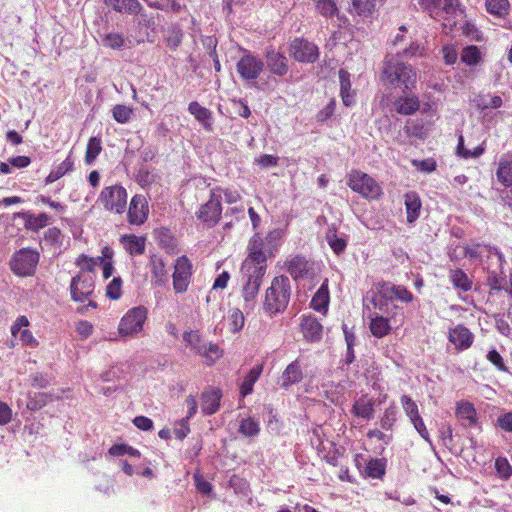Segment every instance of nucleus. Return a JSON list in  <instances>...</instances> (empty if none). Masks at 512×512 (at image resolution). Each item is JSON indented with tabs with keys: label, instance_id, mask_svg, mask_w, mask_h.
<instances>
[{
	"label": "nucleus",
	"instance_id": "9b49d317",
	"mask_svg": "<svg viewBox=\"0 0 512 512\" xmlns=\"http://www.w3.org/2000/svg\"><path fill=\"white\" fill-rule=\"evenodd\" d=\"M38 261L39 254L37 251L30 248H23L13 255L10 261V267L18 276H30L35 272Z\"/></svg>",
	"mask_w": 512,
	"mask_h": 512
},
{
	"label": "nucleus",
	"instance_id": "ea45409f",
	"mask_svg": "<svg viewBox=\"0 0 512 512\" xmlns=\"http://www.w3.org/2000/svg\"><path fill=\"white\" fill-rule=\"evenodd\" d=\"M377 0H351L350 13L370 17L375 11Z\"/></svg>",
	"mask_w": 512,
	"mask_h": 512
},
{
	"label": "nucleus",
	"instance_id": "dca6fc26",
	"mask_svg": "<svg viewBox=\"0 0 512 512\" xmlns=\"http://www.w3.org/2000/svg\"><path fill=\"white\" fill-rule=\"evenodd\" d=\"M290 54L298 62L313 63L318 58V47L302 38H296L290 44Z\"/></svg>",
	"mask_w": 512,
	"mask_h": 512
},
{
	"label": "nucleus",
	"instance_id": "c85d7f7f",
	"mask_svg": "<svg viewBox=\"0 0 512 512\" xmlns=\"http://www.w3.org/2000/svg\"><path fill=\"white\" fill-rule=\"evenodd\" d=\"M188 111L202 125L204 130L209 132L213 130V116L209 109L201 106L197 101H192L188 105Z\"/></svg>",
	"mask_w": 512,
	"mask_h": 512
},
{
	"label": "nucleus",
	"instance_id": "f03ea898",
	"mask_svg": "<svg viewBox=\"0 0 512 512\" xmlns=\"http://www.w3.org/2000/svg\"><path fill=\"white\" fill-rule=\"evenodd\" d=\"M291 297V282L285 275H279L272 279L266 289L263 309L270 315L282 313L287 308Z\"/></svg>",
	"mask_w": 512,
	"mask_h": 512
},
{
	"label": "nucleus",
	"instance_id": "49530a36",
	"mask_svg": "<svg viewBox=\"0 0 512 512\" xmlns=\"http://www.w3.org/2000/svg\"><path fill=\"white\" fill-rule=\"evenodd\" d=\"M502 98L500 96L494 95H478L476 99V105L481 110L486 109H497L502 106Z\"/></svg>",
	"mask_w": 512,
	"mask_h": 512
},
{
	"label": "nucleus",
	"instance_id": "864d4df0",
	"mask_svg": "<svg viewBox=\"0 0 512 512\" xmlns=\"http://www.w3.org/2000/svg\"><path fill=\"white\" fill-rule=\"evenodd\" d=\"M485 151V148L482 145L475 147L473 150H469L464 146L463 136L459 137L457 144V154L465 159L468 158H477L481 156Z\"/></svg>",
	"mask_w": 512,
	"mask_h": 512
},
{
	"label": "nucleus",
	"instance_id": "58836bf2",
	"mask_svg": "<svg viewBox=\"0 0 512 512\" xmlns=\"http://www.w3.org/2000/svg\"><path fill=\"white\" fill-rule=\"evenodd\" d=\"M21 216L25 218L24 227L27 230L38 232L49 223V216L46 213H40L38 215L31 214L29 212L21 213Z\"/></svg>",
	"mask_w": 512,
	"mask_h": 512
},
{
	"label": "nucleus",
	"instance_id": "a878e982",
	"mask_svg": "<svg viewBox=\"0 0 512 512\" xmlns=\"http://www.w3.org/2000/svg\"><path fill=\"white\" fill-rule=\"evenodd\" d=\"M330 302V292H329V280L325 278L318 288V290L313 295L310 306L313 310L326 314L328 311V306Z\"/></svg>",
	"mask_w": 512,
	"mask_h": 512
},
{
	"label": "nucleus",
	"instance_id": "13d9d810",
	"mask_svg": "<svg viewBox=\"0 0 512 512\" xmlns=\"http://www.w3.org/2000/svg\"><path fill=\"white\" fill-rule=\"evenodd\" d=\"M122 295V279L114 277L106 287V296L112 300H118Z\"/></svg>",
	"mask_w": 512,
	"mask_h": 512
},
{
	"label": "nucleus",
	"instance_id": "a211bd4d",
	"mask_svg": "<svg viewBox=\"0 0 512 512\" xmlns=\"http://www.w3.org/2000/svg\"><path fill=\"white\" fill-rule=\"evenodd\" d=\"M448 340L454 346L456 351H464L469 349L474 342L473 333L463 324L449 328Z\"/></svg>",
	"mask_w": 512,
	"mask_h": 512
},
{
	"label": "nucleus",
	"instance_id": "338daca9",
	"mask_svg": "<svg viewBox=\"0 0 512 512\" xmlns=\"http://www.w3.org/2000/svg\"><path fill=\"white\" fill-rule=\"evenodd\" d=\"M336 102L334 99H331L330 102L321 109L317 115L316 119L319 123H324L327 121L335 112Z\"/></svg>",
	"mask_w": 512,
	"mask_h": 512
},
{
	"label": "nucleus",
	"instance_id": "4d7b16f0",
	"mask_svg": "<svg viewBox=\"0 0 512 512\" xmlns=\"http://www.w3.org/2000/svg\"><path fill=\"white\" fill-rule=\"evenodd\" d=\"M102 43L105 47L110 49H120L125 44V38L119 33H108L102 39Z\"/></svg>",
	"mask_w": 512,
	"mask_h": 512
},
{
	"label": "nucleus",
	"instance_id": "412c9836",
	"mask_svg": "<svg viewBox=\"0 0 512 512\" xmlns=\"http://www.w3.org/2000/svg\"><path fill=\"white\" fill-rule=\"evenodd\" d=\"M123 249L130 256H139L144 254L146 249V237L135 234H124L119 238Z\"/></svg>",
	"mask_w": 512,
	"mask_h": 512
},
{
	"label": "nucleus",
	"instance_id": "b1692460",
	"mask_svg": "<svg viewBox=\"0 0 512 512\" xmlns=\"http://www.w3.org/2000/svg\"><path fill=\"white\" fill-rule=\"evenodd\" d=\"M300 329L307 341L315 342L320 340L322 336V325L312 315H304L301 319Z\"/></svg>",
	"mask_w": 512,
	"mask_h": 512
},
{
	"label": "nucleus",
	"instance_id": "39448f33",
	"mask_svg": "<svg viewBox=\"0 0 512 512\" xmlns=\"http://www.w3.org/2000/svg\"><path fill=\"white\" fill-rule=\"evenodd\" d=\"M183 341L207 366L214 365L223 356V350L215 343L205 342L198 330L184 332Z\"/></svg>",
	"mask_w": 512,
	"mask_h": 512
},
{
	"label": "nucleus",
	"instance_id": "37998d69",
	"mask_svg": "<svg viewBox=\"0 0 512 512\" xmlns=\"http://www.w3.org/2000/svg\"><path fill=\"white\" fill-rule=\"evenodd\" d=\"M228 329L231 333L240 332L245 323V317L243 312L239 308H233L229 311L228 317Z\"/></svg>",
	"mask_w": 512,
	"mask_h": 512
},
{
	"label": "nucleus",
	"instance_id": "bf43d9fd",
	"mask_svg": "<svg viewBox=\"0 0 512 512\" xmlns=\"http://www.w3.org/2000/svg\"><path fill=\"white\" fill-rule=\"evenodd\" d=\"M397 419V409L395 406H389L385 409L383 417L381 418V427L385 430H390L394 426Z\"/></svg>",
	"mask_w": 512,
	"mask_h": 512
},
{
	"label": "nucleus",
	"instance_id": "e433bc0d",
	"mask_svg": "<svg viewBox=\"0 0 512 512\" xmlns=\"http://www.w3.org/2000/svg\"><path fill=\"white\" fill-rule=\"evenodd\" d=\"M150 267L156 286H162L167 280L166 264L162 257L158 255H152L150 257Z\"/></svg>",
	"mask_w": 512,
	"mask_h": 512
},
{
	"label": "nucleus",
	"instance_id": "9d476101",
	"mask_svg": "<svg viewBox=\"0 0 512 512\" xmlns=\"http://www.w3.org/2000/svg\"><path fill=\"white\" fill-rule=\"evenodd\" d=\"M222 192L223 188L216 186L210 191V199L197 212V217L208 227L216 225L222 214Z\"/></svg>",
	"mask_w": 512,
	"mask_h": 512
},
{
	"label": "nucleus",
	"instance_id": "2eb2a0df",
	"mask_svg": "<svg viewBox=\"0 0 512 512\" xmlns=\"http://www.w3.org/2000/svg\"><path fill=\"white\" fill-rule=\"evenodd\" d=\"M94 292V280L91 274L79 273L70 284V295L73 301L83 302Z\"/></svg>",
	"mask_w": 512,
	"mask_h": 512
},
{
	"label": "nucleus",
	"instance_id": "6ab92c4d",
	"mask_svg": "<svg viewBox=\"0 0 512 512\" xmlns=\"http://www.w3.org/2000/svg\"><path fill=\"white\" fill-rule=\"evenodd\" d=\"M495 177L505 188L512 187V152L502 154L496 162Z\"/></svg>",
	"mask_w": 512,
	"mask_h": 512
},
{
	"label": "nucleus",
	"instance_id": "c756f323",
	"mask_svg": "<svg viewBox=\"0 0 512 512\" xmlns=\"http://www.w3.org/2000/svg\"><path fill=\"white\" fill-rule=\"evenodd\" d=\"M303 378V371L298 360L291 362L283 371L281 376V387L288 389L290 386L299 383Z\"/></svg>",
	"mask_w": 512,
	"mask_h": 512
},
{
	"label": "nucleus",
	"instance_id": "a19ab883",
	"mask_svg": "<svg viewBox=\"0 0 512 512\" xmlns=\"http://www.w3.org/2000/svg\"><path fill=\"white\" fill-rule=\"evenodd\" d=\"M74 169V160L71 156H67L64 161H62L55 169H53L45 179L46 184H51L61 177H63L66 173L72 171Z\"/></svg>",
	"mask_w": 512,
	"mask_h": 512
},
{
	"label": "nucleus",
	"instance_id": "f257e3e1",
	"mask_svg": "<svg viewBox=\"0 0 512 512\" xmlns=\"http://www.w3.org/2000/svg\"><path fill=\"white\" fill-rule=\"evenodd\" d=\"M380 79L384 84L399 88L405 94L416 87L417 73L411 65L387 58L384 60Z\"/></svg>",
	"mask_w": 512,
	"mask_h": 512
},
{
	"label": "nucleus",
	"instance_id": "ddd939ff",
	"mask_svg": "<svg viewBox=\"0 0 512 512\" xmlns=\"http://www.w3.org/2000/svg\"><path fill=\"white\" fill-rule=\"evenodd\" d=\"M236 69L241 79L252 81L260 76L264 69V63L260 58L246 50L237 62Z\"/></svg>",
	"mask_w": 512,
	"mask_h": 512
},
{
	"label": "nucleus",
	"instance_id": "423d86ee",
	"mask_svg": "<svg viewBox=\"0 0 512 512\" xmlns=\"http://www.w3.org/2000/svg\"><path fill=\"white\" fill-rule=\"evenodd\" d=\"M346 184L353 192L368 200L379 199L383 193L381 186L372 176L358 169H352L347 174Z\"/></svg>",
	"mask_w": 512,
	"mask_h": 512
},
{
	"label": "nucleus",
	"instance_id": "20e7f679",
	"mask_svg": "<svg viewBox=\"0 0 512 512\" xmlns=\"http://www.w3.org/2000/svg\"><path fill=\"white\" fill-rule=\"evenodd\" d=\"M248 256L242 263V273H259L265 275L267 270V258L273 256L271 249H267L265 240L254 235L248 245Z\"/></svg>",
	"mask_w": 512,
	"mask_h": 512
},
{
	"label": "nucleus",
	"instance_id": "5fc2aeb1",
	"mask_svg": "<svg viewBox=\"0 0 512 512\" xmlns=\"http://www.w3.org/2000/svg\"><path fill=\"white\" fill-rule=\"evenodd\" d=\"M401 405L407 417L410 419H415L420 415L418 405L416 402L408 395H402L400 398Z\"/></svg>",
	"mask_w": 512,
	"mask_h": 512
},
{
	"label": "nucleus",
	"instance_id": "6e6552de",
	"mask_svg": "<svg viewBox=\"0 0 512 512\" xmlns=\"http://www.w3.org/2000/svg\"><path fill=\"white\" fill-rule=\"evenodd\" d=\"M127 200L128 193L119 184L104 187L98 198L103 208L114 214H123L127 210Z\"/></svg>",
	"mask_w": 512,
	"mask_h": 512
},
{
	"label": "nucleus",
	"instance_id": "f8f14e48",
	"mask_svg": "<svg viewBox=\"0 0 512 512\" xmlns=\"http://www.w3.org/2000/svg\"><path fill=\"white\" fill-rule=\"evenodd\" d=\"M284 268L296 281L313 279L317 274L315 262L300 254L288 257L284 262Z\"/></svg>",
	"mask_w": 512,
	"mask_h": 512
},
{
	"label": "nucleus",
	"instance_id": "72a5a7b5",
	"mask_svg": "<svg viewBox=\"0 0 512 512\" xmlns=\"http://www.w3.org/2000/svg\"><path fill=\"white\" fill-rule=\"evenodd\" d=\"M340 95L345 106L349 107L355 102V92L351 88L350 73L344 69L339 71Z\"/></svg>",
	"mask_w": 512,
	"mask_h": 512
},
{
	"label": "nucleus",
	"instance_id": "2f4dec72",
	"mask_svg": "<svg viewBox=\"0 0 512 512\" xmlns=\"http://www.w3.org/2000/svg\"><path fill=\"white\" fill-rule=\"evenodd\" d=\"M104 4L119 13L136 15L142 10V5L138 0H104Z\"/></svg>",
	"mask_w": 512,
	"mask_h": 512
},
{
	"label": "nucleus",
	"instance_id": "6e6d98bb",
	"mask_svg": "<svg viewBox=\"0 0 512 512\" xmlns=\"http://www.w3.org/2000/svg\"><path fill=\"white\" fill-rule=\"evenodd\" d=\"M495 469L502 479H508L512 476V466L506 457L499 456L496 458Z\"/></svg>",
	"mask_w": 512,
	"mask_h": 512
},
{
	"label": "nucleus",
	"instance_id": "680f3d73",
	"mask_svg": "<svg viewBox=\"0 0 512 512\" xmlns=\"http://www.w3.org/2000/svg\"><path fill=\"white\" fill-rule=\"evenodd\" d=\"M443 61L446 65H453L458 58V52L453 44L444 45L441 49Z\"/></svg>",
	"mask_w": 512,
	"mask_h": 512
},
{
	"label": "nucleus",
	"instance_id": "0e129e2a",
	"mask_svg": "<svg viewBox=\"0 0 512 512\" xmlns=\"http://www.w3.org/2000/svg\"><path fill=\"white\" fill-rule=\"evenodd\" d=\"M44 240L50 245H59L62 241L61 230L57 227H51L44 233Z\"/></svg>",
	"mask_w": 512,
	"mask_h": 512
},
{
	"label": "nucleus",
	"instance_id": "7ed1b4c3",
	"mask_svg": "<svg viewBox=\"0 0 512 512\" xmlns=\"http://www.w3.org/2000/svg\"><path fill=\"white\" fill-rule=\"evenodd\" d=\"M421 10L436 21H443L450 31L456 26L457 16L462 14L459 0H418Z\"/></svg>",
	"mask_w": 512,
	"mask_h": 512
},
{
	"label": "nucleus",
	"instance_id": "0eeeda50",
	"mask_svg": "<svg viewBox=\"0 0 512 512\" xmlns=\"http://www.w3.org/2000/svg\"><path fill=\"white\" fill-rule=\"evenodd\" d=\"M379 295L374 296L371 300L375 308L381 312H386L388 301L399 300L404 303H410L414 300V296L405 286L394 285L390 282L378 283Z\"/></svg>",
	"mask_w": 512,
	"mask_h": 512
},
{
	"label": "nucleus",
	"instance_id": "4468645a",
	"mask_svg": "<svg viewBox=\"0 0 512 512\" xmlns=\"http://www.w3.org/2000/svg\"><path fill=\"white\" fill-rule=\"evenodd\" d=\"M192 276V264L186 256L176 259L173 272V289L176 293L187 291Z\"/></svg>",
	"mask_w": 512,
	"mask_h": 512
},
{
	"label": "nucleus",
	"instance_id": "774afa93",
	"mask_svg": "<svg viewBox=\"0 0 512 512\" xmlns=\"http://www.w3.org/2000/svg\"><path fill=\"white\" fill-rule=\"evenodd\" d=\"M497 425L505 432L512 433V412H507L497 418Z\"/></svg>",
	"mask_w": 512,
	"mask_h": 512
},
{
	"label": "nucleus",
	"instance_id": "e2e57ef3",
	"mask_svg": "<svg viewBox=\"0 0 512 512\" xmlns=\"http://www.w3.org/2000/svg\"><path fill=\"white\" fill-rule=\"evenodd\" d=\"M412 165L421 172L431 173L436 170L437 163L434 158L424 160H412Z\"/></svg>",
	"mask_w": 512,
	"mask_h": 512
},
{
	"label": "nucleus",
	"instance_id": "c9c22d12",
	"mask_svg": "<svg viewBox=\"0 0 512 512\" xmlns=\"http://www.w3.org/2000/svg\"><path fill=\"white\" fill-rule=\"evenodd\" d=\"M351 413L354 416L370 420L374 415V402L366 397H360L357 399L351 409Z\"/></svg>",
	"mask_w": 512,
	"mask_h": 512
},
{
	"label": "nucleus",
	"instance_id": "a18cd8bd",
	"mask_svg": "<svg viewBox=\"0 0 512 512\" xmlns=\"http://www.w3.org/2000/svg\"><path fill=\"white\" fill-rule=\"evenodd\" d=\"M386 470V464L383 459L374 458L371 459L365 467V474L374 479H381Z\"/></svg>",
	"mask_w": 512,
	"mask_h": 512
},
{
	"label": "nucleus",
	"instance_id": "f704fd0d",
	"mask_svg": "<svg viewBox=\"0 0 512 512\" xmlns=\"http://www.w3.org/2000/svg\"><path fill=\"white\" fill-rule=\"evenodd\" d=\"M449 280L455 289L462 292H468L472 289L473 281L462 269H451L449 271Z\"/></svg>",
	"mask_w": 512,
	"mask_h": 512
},
{
	"label": "nucleus",
	"instance_id": "8fccbe9b",
	"mask_svg": "<svg viewBox=\"0 0 512 512\" xmlns=\"http://www.w3.org/2000/svg\"><path fill=\"white\" fill-rule=\"evenodd\" d=\"M133 113L134 112L131 107L122 104H117L112 109L113 119L120 124L128 123L131 120Z\"/></svg>",
	"mask_w": 512,
	"mask_h": 512
},
{
	"label": "nucleus",
	"instance_id": "69168bd1",
	"mask_svg": "<svg viewBox=\"0 0 512 512\" xmlns=\"http://www.w3.org/2000/svg\"><path fill=\"white\" fill-rule=\"evenodd\" d=\"M487 359L491 362L499 371L508 372V367L505 365L502 356L495 349H492L487 354Z\"/></svg>",
	"mask_w": 512,
	"mask_h": 512
},
{
	"label": "nucleus",
	"instance_id": "cd10ccee",
	"mask_svg": "<svg viewBox=\"0 0 512 512\" xmlns=\"http://www.w3.org/2000/svg\"><path fill=\"white\" fill-rule=\"evenodd\" d=\"M243 277L246 278L245 285L242 289V296L246 302L253 301L262 284L264 275L259 273H242Z\"/></svg>",
	"mask_w": 512,
	"mask_h": 512
},
{
	"label": "nucleus",
	"instance_id": "09e8293b",
	"mask_svg": "<svg viewBox=\"0 0 512 512\" xmlns=\"http://www.w3.org/2000/svg\"><path fill=\"white\" fill-rule=\"evenodd\" d=\"M101 151V139L98 137H91L86 147L85 163L88 165L92 164Z\"/></svg>",
	"mask_w": 512,
	"mask_h": 512
},
{
	"label": "nucleus",
	"instance_id": "f3484780",
	"mask_svg": "<svg viewBox=\"0 0 512 512\" xmlns=\"http://www.w3.org/2000/svg\"><path fill=\"white\" fill-rule=\"evenodd\" d=\"M149 215V205L145 196L136 194L132 197L128 211L127 220L131 225H142Z\"/></svg>",
	"mask_w": 512,
	"mask_h": 512
},
{
	"label": "nucleus",
	"instance_id": "7c9ffc66",
	"mask_svg": "<svg viewBox=\"0 0 512 512\" xmlns=\"http://www.w3.org/2000/svg\"><path fill=\"white\" fill-rule=\"evenodd\" d=\"M456 417L465 427H472L477 424L476 410L474 406L467 401H461L457 404Z\"/></svg>",
	"mask_w": 512,
	"mask_h": 512
},
{
	"label": "nucleus",
	"instance_id": "1a4fd4ad",
	"mask_svg": "<svg viewBox=\"0 0 512 512\" xmlns=\"http://www.w3.org/2000/svg\"><path fill=\"white\" fill-rule=\"evenodd\" d=\"M147 309L137 306L129 309L121 318L118 325V333L121 337H135L142 330L147 320Z\"/></svg>",
	"mask_w": 512,
	"mask_h": 512
},
{
	"label": "nucleus",
	"instance_id": "603ef678",
	"mask_svg": "<svg viewBox=\"0 0 512 512\" xmlns=\"http://www.w3.org/2000/svg\"><path fill=\"white\" fill-rule=\"evenodd\" d=\"M315 7L316 11L326 18H331L338 13V7L334 0H318Z\"/></svg>",
	"mask_w": 512,
	"mask_h": 512
},
{
	"label": "nucleus",
	"instance_id": "c03bdc74",
	"mask_svg": "<svg viewBox=\"0 0 512 512\" xmlns=\"http://www.w3.org/2000/svg\"><path fill=\"white\" fill-rule=\"evenodd\" d=\"M164 39L170 49L176 50L182 43L183 31L179 25H171L166 30Z\"/></svg>",
	"mask_w": 512,
	"mask_h": 512
},
{
	"label": "nucleus",
	"instance_id": "aec40b11",
	"mask_svg": "<svg viewBox=\"0 0 512 512\" xmlns=\"http://www.w3.org/2000/svg\"><path fill=\"white\" fill-rule=\"evenodd\" d=\"M393 319V315L385 317L378 313H371L369 315V330L371 334L378 339L389 335L392 330L391 322Z\"/></svg>",
	"mask_w": 512,
	"mask_h": 512
},
{
	"label": "nucleus",
	"instance_id": "473e14b6",
	"mask_svg": "<svg viewBox=\"0 0 512 512\" xmlns=\"http://www.w3.org/2000/svg\"><path fill=\"white\" fill-rule=\"evenodd\" d=\"M405 207L407 214V221L409 223H414L419 215L421 210V200L417 192L409 191L405 194Z\"/></svg>",
	"mask_w": 512,
	"mask_h": 512
},
{
	"label": "nucleus",
	"instance_id": "de8ad7c7",
	"mask_svg": "<svg viewBox=\"0 0 512 512\" xmlns=\"http://www.w3.org/2000/svg\"><path fill=\"white\" fill-rule=\"evenodd\" d=\"M461 61L468 66L477 65L481 61V52L475 45H469L463 48Z\"/></svg>",
	"mask_w": 512,
	"mask_h": 512
},
{
	"label": "nucleus",
	"instance_id": "393cba45",
	"mask_svg": "<svg viewBox=\"0 0 512 512\" xmlns=\"http://www.w3.org/2000/svg\"><path fill=\"white\" fill-rule=\"evenodd\" d=\"M394 107L400 115H413L420 109V100L416 94H405L396 98Z\"/></svg>",
	"mask_w": 512,
	"mask_h": 512
},
{
	"label": "nucleus",
	"instance_id": "4c0bfd02",
	"mask_svg": "<svg viewBox=\"0 0 512 512\" xmlns=\"http://www.w3.org/2000/svg\"><path fill=\"white\" fill-rule=\"evenodd\" d=\"M263 371V365L258 364L253 366L247 375L244 377L240 385V394L244 398L253 392V386L259 379Z\"/></svg>",
	"mask_w": 512,
	"mask_h": 512
},
{
	"label": "nucleus",
	"instance_id": "3c124183",
	"mask_svg": "<svg viewBox=\"0 0 512 512\" xmlns=\"http://www.w3.org/2000/svg\"><path fill=\"white\" fill-rule=\"evenodd\" d=\"M239 432L246 437H255L260 432L259 423L251 417L242 419L239 425Z\"/></svg>",
	"mask_w": 512,
	"mask_h": 512
},
{
	"label": "nucleus",
	"instance_id": "5701e85b",
	"mask_svg": "<svg viewBox=\"0 0 512 512\" xmlns=\"http://www.w3.org/2000/svg\"><path fill=\"white\" fill-rule=\"evenodd\" d=\"M222 392L219 388L205 390L201 395V410L204 415L215 414L220 407Z\"/></svg>",
	"mask_w": 512,
	"mask_h": 512
},
{
	"label": "nucleus",
	"instance_id": "79ce46f5",
	"mask_svg": "<svg viewBox=\"0 0 512 512\" xmlns=\"http://www.w3.org/2000/svg\"><path fill=\"white\" fill-rule=\"evenodd\" d=\"M485 6L488 13L500 18L506 17L510 8L508 0H486Z\"/></svg>",
	"mask_w": 512,
	"mask_h": 512
},
{
	"label": "nucleus",
	"instance_id": "bb28decb",
	"mask_svg": "<svg viewBox=\"0 0 512 512\" xmlns=\"http://www.w3.org/2000/svg\"><path fill=\"white\" fill-rule=\"evenodd\" d=\"M30 324L28 318L25 315H22L16 319L14 324L11 327V333L14 336H17L18 333H20V340L23 345L30 346V347H37L39 342L37 339L33 336L32 332L29 329H23L22 327H28Z\"/></svg>",
	"mask_w": 512,
	"mask_h": 512
},
{
	"label": "nucleus",
	"instance_id": "052dcab7",
	"mask_svg": "<svg viewBox=\"0 0 512 512\" xmlns=\"http://www.w3.org/2000/svg\"><path fill=\"white\" fill-rule=\"evenodd\" d=\"M75 264L81 269L80 273L91 274L94 271V267L96 266L97 261L92 257L81 254L76 259Z\"/></svg>",
	"mask_w": 512,
	"mask_h": 512
},
{
	"label": "nucleus",
	"instance_id": "4be33fe9",
	"mask_svg": "<svg viewBox=\"0 0 512 512\" xmlns=\"http://www.w3.org/2000/svg\"><path fill=\"white\" fill-rule=\"evenodd\" d=\"M265 57L267 67L272 74L277 76H284L287 74L289 67L288 60L285 55L270 49L267 50Z\"/></svg>",
	"mask_w": 512,
	"mask_h": 512
}]
</instances>
